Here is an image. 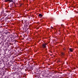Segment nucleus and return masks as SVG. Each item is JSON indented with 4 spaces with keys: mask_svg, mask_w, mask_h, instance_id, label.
<instances>
[{
    "mask_svg": "<svg viewBox=\"0 0 78 78\" xmlns=\"http://www.w3.org/2000/svg\"><path fill=\"white\" fill-rule=\"evenodd\" d=\"M24 23H25L24 24V27L25 28H26L27 27H28V25H29V23H27V21H24Z\"/></svg>",
    "mask_w": 78,
    "mask_h": 78,
    "instance_id": "obj_1",
    "label": "nucleus"
},
{
    "mask_svg": "<svg viewBox=\"0 0 78 78\" xmlns=\"http://www.w3.org/2000/svg\"><path fill=\"white\" fill-rule=\"evenodd\" d=\"M46 45H47V44L45 43L43 44L42 45L43 48H46Z\"/></svg>",
    "mask_w": 78,
    "mask_h": 78,
    "instance_id": "obj_2",
    "label": "nucleus"
},
{
    "mask_svg": "<svg viewBox=\"0 0 78 78\" xmlns=\"http://www.w3.org/2000/svg\"><path fill=\"white\" fill-rule=\"evenodd\" d=\"M5 2H13L12 0H5Z\"/></svg>",
    "mask_w": 78,
    "mask_h": 78,
    "instance_id": "obj_3",
    "label": "nucleus"
},
{
    "mask_svg": "<svg viewBox=\"0 0 78 78\" xmlns=\"http://www.w3.org/2000/svg\"><path fill=\"white\" fill-rule=\"evenodd\" d=\"M61 56H64V53L63 52H62L61 53Z\"/></svg>",
    "mask_w": 78,
    "mask_h": 78,
    "instance_id": "obj_4",
    "label": "nucleus"
},
{
    "mask_svg": "<svg viewBox=\"0 0 78 78\" xmlns=\"http://www.w3.org/2000/svg\"><path fill=\"white\" fill-rule=\"evenodd\" d=\"M39 16L40 17H42V15L41 14H39Z\"/></svg>",
    "mask_w": 78,
    "mask_h": 78,
    "instance_id": "obj_5",
    "label": "nucleus"
},
{
    "mask_svg": "<svg viewBox=\"0 0 78 78\" xmlns=\"http://www.w3.org/2000/svg\"><path fill=\"white\" fill-rule=\"evenodd\" d=\"M69 50L70 51H73V50H72V48H70Z\"/></svg>",
    "mask_w": 78,
    "mask_h": 78,
    "instance_id": "obj_6",
    "label": "nucleus"
},
{
    "mask_svg": "<svg viewBox=\"0 0 78 78\" xmlns=\"http://www.w3.org/2000/svg\"><path fill=\"white\" fill-rule=\"evenodd\" d=\"M51 28H52V29L53 28V27H52V26L51 27Z\"/></svg>",
    "mask_w": 78,
    "mask_h": 78,
    "instance_id": "obj_7",
    "label": "nucleus"
},
{
    "mask_svg": "<svg viewBox=\"0 0 78 78\" xmlns=\"http://www.w3.org/2000/svg\"><path fill=\"white\" fill-rule=\"evenodd\" d=\"M61 26H62V27H63V25L62 24V25H61Z\"/></svg>",
    "mask_w": 78,
    "mask_h": 78,
    "instance_id": "obj_8",
    "label": "nucleus"
},
{
    "mask_svg": "<svg viewBox=\"0 0 78 78\" xmlns=\"http://www.w3.org/2000/svg\"><path fill=\"white\" fill-rule=\"evenodd\" d=\"M19 69H18V71H19Z\"/></svg>",
    "mask_w": 78,
    "mask_h": 78,
    "instance_id": "obj_9",
    "label": "nucleus"
},
{
    "mask_svg": "<svg viewBox=\"0 0 78 78\" xmlns=\"http://www.w3.org/2000/svg\"><path fill=\"white\" fill-rule=\"evenodd\" d=\"M24 22V21H23V23Z\"/></svg>",
    "mask_w": 78,
    "mask_h": 78,
    "instance_id": "obj_10",
    "label": "nucleus"
}]
</instances>
